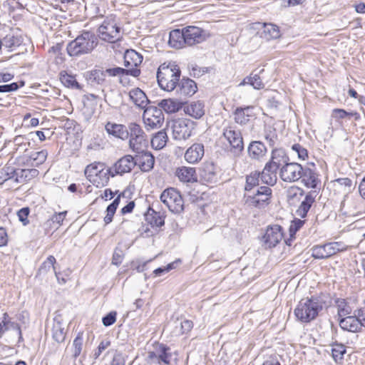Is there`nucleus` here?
I'll use <instances>...</instances> for the list:
<instances>
[{
    "mask_svg": "<svg viewBox=\"0 0 365 365\" xmlns=\"http://www.w3.org/2000/svg\"><path fill=\"white\" fill-rule=\"evenodd\" d=\"M338 315L340 319L351 314V307L347 304L345 299H337Z\"/></svg>",
    "mask_w": 365,
    "mask_h": 365,
    "instance_id": "52",
    "label": "nucleus"
},
{
    "mask_svg": "<svg viewBox=\"0 0 365 365\" xmlns=\"http://www.w3.org/2000/svg\"><path fill=\"white\" fill-rule=\"evenodd\" d=\"M316 197V191H311L305 196L304 200L302 202L300 206L297 210V213L301 217L307 216L308 211L309 210L312 203L314 202Z\"/></svg>",
    "mask_w": 365,
    "mask_h": 365,
    "instance_id": "42",
    "label": "nucleus"
},
{
    "mask_svg": "<svg viewBox=\"0 0 365 365\" xmlns=\"http://www.w3.org/2000/svg\"><path fill=\"white\" fill-rule=\"evenodd\" d=\"M182 102L172 99H163L158 103V108L165 110L168 113H173L178 112L182 108Z\"/></svg>",
    "mask_w": 365,
    "mask_h": 365,
    "instance_id": "39",
    "label": "nucleus"
},
{
    "mask_svg": "<svg viewBox=\"0 0 365 365\" xmlns=\"http://www.w3.org/2000/svg\"><path fill=\"white\" fill-rule=\"evenodd\" d=\"M168 44L175 49H180L187 46L184 29H176L171 31L169 35Z\"/></svg>",
    "mask_w": 365,
    "mask_h": 365,
    "instance_id": "22",
    "label": "nucleus"
},
{
    "mask_svg": "<svg viewBox=\"0 0 365 365\" xmlns=\"http://www.w3.org/2000/svg\"><path fill=\"white\" fill-rule=\"evenodd\" d=\"M98 104L97 96L94 94H90L86 97L83 101V107L81 110L82 114L86 121H88L93 115Z\"/></svg>",
    "mask_w": 365,
    "mask_h": 365,
    "instance_id": "24",
    "label": "nucleus"
},
{
    "mask_svg": "<svg viewBox=\"0 0 365 365\" xmlns=\"http://www.w3.org/2000/svg\"><path fill=\"white\" fill-rule=\"evenodd\" d=\"M39 172L36 169L17 168L16 183H24L38 176Z\"/></svg>",
    "mask_w": 365,
    "mask_h": 365,
    "instance_id": "43",
    "label": "nucleus"
},
{
    "mask_svg": "<svg viewBox=\"0 0 365 365\" xmlns=\"http://www.w3.org/2000/svg\"><path fill=\"white\" fill-rule=\"evenodd\" d=\"M56 258L53 255H50L47 257V259L41 264L40 267L38 270V274H46L51 268L53 270L56 269L54 267V264L56 263ZM56 272V271H54ZM56 274V272H55Z\"/></svg>",
    "mask_w": 365,
    "mask_h": 365,
    "instance_id": "51",
    "label": "nucleus"
},
{
    "mask_svg": "<svg viewBox=\"0 0 365 365\" xmlns=\"http://www.w3.org/2000/svg\"><path fill=\"white\" fill-rule=\"evenodd\" d=\"M267 153V148L261 141H252L247 147L248 155L253 160H261Z\"/></svg>",
    "mask_w": 365,
    "mask_h": 365,
    "instance_id": "20",
    "label": "nucleus"
},
{
    "mask_svg": "<svg viewBox=\"0 0 365 365\" xmlns=\"http://www.w3.org/2000/svg\"><path fill=\"white\" fill-rule=\"evenodd\" d=\"M60 80L61 82L68 88L81 89V86L76 81L75 76L68 73L65 71L60 73Z\"/></svg>",
    "mask_w": 365,
    "mask_h": 365,
    "instance_id": "44",
    "label": "nucleus"
},
{
    "mask_svg": "<svg viewBox=\"0 0 365 365\" xmlns=\"http://www.w3.org/2000/svg\"><path fill=\"white\" fill-rule=\"evenodd\" d=\"M176 175L179 180L185 182L197 181L195 169L194 168L182 166L176 170Z\"/></svg>",
    "mask_w": 365,
    "mask_h": 365,
    "instance_id": "38",
    "label": "nucleus"
},
{
    "mask_svg": "<svg viewBox=\"0 0 365 365\" xmlns=\"http://www.w3.org/2000/svg\"><path fill=\"white\" fill-rule=\"evenodd\" d=\"M222 136L227 140L230 147V151L235 157H240L244 150V142L241 130L230 123L222 130Z\"/></svg>",
    "mask_w": 365,
    "mask_h": 365,
    "instance_id": "5",
    "label": "nucleus"
},
{
    "mask_svg": "<svg viewBox=\"0 0 365 365\" xmlns=\"http://www.w3.org/2000/svg\"><path fill=\"white\" fill-rule=\"evenodd\" d=\"M130 99L138 108L145 109L149 102L145 93L139 88H135L129 92Z\"/></svg>",
    "mask_w": 365,
    "mask_h": 365,
    "instance_id": "32",
    "label": "nucleus"
},
{
    "mask_svg": "<svg viewBox=\"0 0 365 365\" xmlns=\"http://www.w3.org/2000/svg\"><path fill=\"white\" fill-rule=\"evenodd\" d=\"M160 200L173 213H180L184 210L183 199L175 188L165 189L160 195Z\"/></svg>",
    "mask_w": 365,
    "mask_h": 365,
    "instance_id": "7",
    "label": "nucleus"
},
{
    "mask_svg": "<svg viewBox=\"0 0 365 365\" xmlns=\"http://www.w3.org/2000/svg\"><path fill=\"white\" fill-rule=\"evenodd\" d=\"M143 119L148 129H156L163 125L164 114L161 108L156 106H148L144 110Z\"/></svg>",
    "mask_w": 365,
    "mask_h": 365,
    "instance_id": "11",
    "label": "nucleus"
},
{
    "mask_svg": "<svg viewBox=\"0 0 365 365\" xmlns=\"http://www.w3.org/2000/svg\"><path fill=\"white\" fill-rule=\"evenodd\" d=\"M281 34L279 27L272 24H264L263 30L260 33L262 38L267 41L279 38Z\"/></svg>",
    "mask_w": 365,
    "mask_h": 365,
    "instance_id": "41",
    "label": "nucleus"
},
{
    "mask_svg": "<svg viewBox=\"0 0 365 365\" xmlns=\"http://www.w3.org/2000/svg\"><path fill=\"white\" fill-rule=\"evenodd\" d=\"M264 72V69H261L259 72L256 71H252L250 76L245 77L243 81L239 84L240 86L245 85H250L255 89L261 90L264 88V84L262 81L260 74Z\"/></svg>",
    "mask_w": 365,
    "mask_h": 365,
    "instance_id": "31",
    "label": "nucleus"
},
{
    "mask_svg": "<svg viewBox=\"0 0 365 365\" xmlns=\"http://www.w3.org/2000/svg\"><path fill=\"white\" fill-rule=\"evenodd\" d=\"M135 167L134 157L131 155H125L115 162L113 167L108 168V173H110L111 177L117 175H123L130 173Z\"/></svg>",
    "mask_w": 365,
    "mask_h": 365,
    "instance_id": "12",
    "label": "nucleus"
},
{
    "mask_svg": "<svg viewBox=\"0 0 365 365\" xmlns=\"http://www.w3.org/2000/svg\"><path fill=\"white\" fill-rule=\"evenodd\" d=\"M1 172L6 180H13L15 182H16V173H17V169L11 166H5L1 170Z\"/></svg>",
    "mask_w": 365,
    "mask_h": 365,
    "instance_id": "54",
    "label": "nucleus"
},
{
    "mask_svg": "<svg viewBox=\"0 0 365 365\" xmlns=\"http://www.w3.org/2000/svg\"><path fill=\"white\" fill-rule=\"evenodd\" d=\"M283 238L282 227L278 225L267 227L262 237V242L266 248L275 247Z\"/></svg>",
    "mask_w": 365,
    "mask_h": 365,
    "instance_id": "15",
    "label": "nucleus"
},
{
    "mask_svg": "<svg viewBox=\"0 0 365 365\" xmlns=\"http://www.w3.org/2000/svg\"><path fill=\"white\" fill-rule=\"evenodd\" d=\"M292 149L297 153L299 159L304 160L308 158V150L300 144H294Z\"/></svg>",
    "mask_w": 365,
    "mask_h": 365,
    "instance_id": "56",
    "label": "nucleus"
},
{
    "mask_svg": "<svg viewBox=\"0 0 365 365\" xmlns=\"http://www.w3.org/2000/svg\"><path fill=\"white\" fill-rule=\"evenodd\" d=\"M98 43V38L94 33L84 31L68 43L66 50L70 56H80L91 53Z\"/></svg>",
    "mask_w": 365,
    "mask_h": 365,
    "instance_id": "2",
    "label": "nucleus"
},
{
    "mask_svg": "<svg viewBox=\"0 0 365 365\" xmlns=\"http://www.w3.org/2000/svg\"><path fill=\"white\" fill-rule=\"evenodd\" d=\"M117 312L115 311L110 312L102 319L103 324L105 327H109L113 324L116 321Z\"/></svg>",
    "mask_w": 365,
    "mask_h": 365,
    "instance_id": "58",
    "label": "nucleus"
},
{
    "mask_svg": "<svg viewBox=\"0 0 365 365\" xmlns=\"http://www.w3.org/2000/svg\"><path fill=\"white\" fill-rule=\"evenodd\" d=\"M9 330H13L16 331L17 336H18V343H21L24 341L23 336H22V332L21 329L20 325L15 322L11 321V319L9 318Z\"/></svg>",
    "mask_w": 365,
    "mask_h": 365,
    "instance_id": "57",
    "label": "nucleus"
},
{
    "mask_svg": "<svg viewBox=\"0 0 365 365\" xmlns=\"http://www.w3.org/2000/svg\"><path fill=\"white\" fill-rule=\"evenodd\" d=\"M264 138L269 142V145L273 146L277 139L275 129L269 127L268 129L265 130Z\"/></svg>",
    "mask_w": 365,
    "mask_h": 365,
    "instance_id": "60",
    "label": "nucleus"
},
{
    "mask_svg": "<svg viewBox=\"0 0 365 365\" xmlns=\"http://www.w3.org/2000/svg\"><path fill=\"white\" fill-rule=\"evenodd\" d=\"M260 176V172L254 171L250 175L246 176V182L245 185V190L246 193H252L255 187L259 185V179Z\"/></svg>",
    "mask_w": 365,
    "mask_h": 365,
    "instance_id": "45",
    "label": "nucleus"
},
{
    "mask_svg": "<svg viewBox=\"0 0 365 365\" xmlns=\"http://www.w3.org/2000/svg\"><path fill=\"white\" fill-rule=\"evenodd\" d=\"M85 77L87 82L91 86H103L107 83L104 70L94 69L88 71L85 73Z\"/></svg>",
    "mask_w": 365,
    "mask_h": 365,
    "instance_id": "30",
    "label": "nucleus"
},
{
    "mask_svg": "<svg viewBox=\"0 0 365 365\" xmlns=\"http://www.w3.org/2000/svg\"><path fill=\"white\" fill-rule=\"evenodd\" d=\"M181 71L174 62L161 64L157 72V79L159 86L164 91H172L178 86Z\"/></svg>",
    "mask_w": 365,
    "mask_h": 365,
    "instance_id": "3",
    "label": "nucleus"
},
{
    "mask_svg": "<svg viewBox=\"0 0 365 365\" xmlns=\"http://www.w3.org/2000/svg\"><path fill=\"white\" fill-rule=\"evenodd\" d=\"M346 349L344 344L335 341L332 344L331 354L334 360L336 363H340L346 354Z\"/></svg>",
    "mask_w": 365,
    "mask_h": 365,
    "instance_id": "49",
    "label": "nucleus"
},
{
    "mask_svg": "<svg viewBox=\"0 0 365 365\" xmlns=\"http://www.w3.org/2000/svg\"><path fill=\"white\" fill-rule=\"evenodd\" d=\"M85 175L90 182H96L94 178L99 177L101 180L102 185H106L109 181L110 173H108V169H106V165L103 163L95 162L86 166Z\"/></svg>",
    "mask_w": 365,
    "mask_h": 365,
    "instance_id": "10",
    "label": "nucleus"
},
{
    "mask_svg": "<svg viewBox=\"0 0 365 365\" xmlns=\"http://www.w3.org/2000/svg\"><path fill=\"white\" fill-rule=\"evenodd\" d=\"M326 306L323 296L312 297L309 299H302L297 304L294 313L299 321L308 323L314 319Z\"/></svg>",
    "mask_w": 365,
    "mask_h": 365,
    "instance_id": "1",
    "label": "nucleus"
},
{
    "mask_svg": "<svg viewBox=\"0 0 365 365\" xmlns=\"http://www.w3.org/2000/svg\"><path fill=\"white\" fill-rule=\"evenodd\" d=\"M178 92L185 96H191L197 91L196 83L188 78H182L178 83Z\"/></svg>",
    "mask_w": 365,
    "mask_h": 365,
    "instance_id": "34",
    "label": "nucleus"
},
{
    "mask_svg": "<svg viewBox=\"0 0 365 365\" xmlns=\"http://www.w3.org/2000/svg\"><path fill=\"white\" fill-rule=\"evenodd\" d=\"M205 154V147L202 143H194L187 149L185 153V160L190 163L195 164L200 162Z\"/></svg>",
    "mask_w": 365,
    "mask_h": 365,
    "instance_id": "19",
    "label": "nucleus"
},
{
    "mask_svg": "<svg viewBox=\"0 0 365 365\" xmlns=\"http://www.w3.org/2000/svg\"><path fill=\"white\" fill-rule=\"evenodd\" d=\"M302 171L303 167L299 163L288 162L280 168L279 177L284 182H297L301 178Z\"/></svg>",
    "mask_w": 365,
    "mask_h": 365,
    "instance_id": "13",
    "label": "nucleus"
},
{
    "mask_svg": "<svg viewBox=\"0 0 365 365\" xmlns=\"http://www.w3.org/2000/svg\"><path fill=\"white\" fill-rule=\"evenodd\" d=\"M123 259V252L121 249L116 247L114 250L113 257H112V264L115 265H119L122 263Z\"/></svg>",
    "mask_w": 365,
    "mask_h": 365,
    "instance_id": "62",
    "label": "nucleus"
},
{
    "mask_svg": "<svg viewBox=\"0 0 365 365\" xmlns=\"http://www.w3.org/2000/svg\"><path fill=\"white\" fill-rule=\"evenodd\" d=\"M184 110L185 113L196 119L200 118L205 114L204 104L201 101L190 103L185 106Z\"/></svg>",
    "mask_w": 365,
    "mask_h": 365,
    "instance_id": "40",
    "label": "nucleus"
},
{
    "mask_svg": "<svg viewBox=\"0 0 365 365\" xmlns=\"http://www.w3.org/2000/svg\"><path fill=\"white\" fill-rule=\"evenodd\" d=\"M106 130L109 134L120 139L124 140L128 138V130L123 125L108 122L106 125Z\"/></svg>",
    "mask_w": 365,
    "mask_h": 365,
    "instance_id": "36",
    "label": "nucleus"
},
{
    "mask_svg": "<svg viewBox=\"0 0 365 365\" xmlns=\"http://www.w3.org/2000/svg\"><path fill=\"white\" fill-rule=\"evenodd\" d=\"M52 338L58 343H61L64 341L66 331L63 325V324L60 322H56L53 323L52 327Z\"/></svg>",
    "mask_w": 365,
    "mask_h": 365,
    "instance_id": "46",
    "label": "nucleus"
},
{
    "mask_svg": "<svg viewBox=\"0 0 365 365\" xmlns=\"http://www.w3.org/2000/svg\"><path fill=\"white\" fill-rule=\"evenodd\" d=\"M301 178L304 185L307 187L317 188L320 182L318 174L310 167H303V171L300 172Z\"/></svg>",
    "mask_w": 365,
    "mask_h": 365,
    "instance_id": "21",
    "label": "nucleus"
},
{
    "mask_svg": "<svg viewBox=\"0 0 365 365\" xmlns=\"http://www.w3.org/2000/svg\"><path fill=\"white\" fill-rule=\"evenodd\" d=\"M125 361L123 354L115 351L110 365H125Z\"/></svg>",
    "mask_w": 365,
    "mask_h": 365,
    "instance_id": "63",
    "label": "nucleus"
},
{
    "mask_svg": "<svg viewBox=\"0 0 365 365\" xmlns=\"http://www.w3.org/2000/svg\"><path fill=\"white\" fill-rule=\"evenodd\" d=\"M128 136H130V148L133 151L147 149L148 146L147 135L140 125L135 123H130L128 125Z\"/></svg>",
    "mask_w": 365,
    "mask_h": 365,
    "instance_id": "6",
    "label": "nucleus"
},
{
    "mask_svg": "<svg viewBox=\"0 0 365 365\" xmlns=\"http://www.w3.org/2000/svg\"><path fill=\"white\" fill-rule=\"evenodd\" d=\"M134 152L135 153L134 156L135 166L138 165L143 172L150 171L155 164V157L153 155L148 151L147 149Z\"/></svg>",
    "mask_w": 365,
    "mask_h": 365,
    "instance_id": "17",
    "label": "nucleus"
},
{
    "mask_svg": "<svg viewBox=\"0 0 365 365\" xmlns=\"http://www.w3.org/2000/svg\"><path fill=\"white\" fill-rule=\"evenodd\" d=\"M254 107L249 106L245 107H237L234 112V119L235 123L240 125H245L250 120V117H253Z\"/></svg>",
    "mask_w": 365,
    "mask_h": 365,
    "instance_id": "27",
    "label": "nucleus"
},
{
    "mask_svg": "<svg viewBox=\"0 0 365 365\" xmlns=\"http://www.w3.org/2000/svg\"><path fill=\"white\" fill-rule=\"evenodd\" d=\"M340 327L350 332H360L361 331V324L356 317L354 316H346L339 320Z\"/></svg>",
    "mask_w": 365,
    "mask_h": 365,
    "instance_id": "26",
    "label": "nucleus"
},
{
    "mask_svg": "<svg viewBox=\"0 0 365 365\" xmlns=\"http://www.w3.org/2000/svg\"><path fill=\"white\" fill-rule=\"evenodd\" d=\"M23 38L21 35H15L13 33L6 34L2 39L3 47L9 51H13L16 48L21 45Z\"/></svg>",
    "mask_w": 365,
    "mask_h": 365,
    "instance_id": "37",
    "label": "nucleus"
},
{
    "mask_svg": "<svg viewBox=\"0 0 365 365\" xmlns=\"http://www.w3.org/2000/svg\"><path fill=\"white\" fill-rule=\"evenodd\" d=\"M154 205L150 206L144 215L147 223L158 232V229L165 225V215L164 212L155 210Z\"/></svg>",
    "mask_w": 365,
    "mask_h": 365,
    "instance_id": "18",
    "label": "nucleus"
},
{
    "mask_svg": "<svg viewBox=\"0 0 365 365\" xmlns=\"http://www.w3.org/2000/svg\"><path fill=\"white\" fill-rule=\"evenodd\" d=\"M172 357L170 349L164 344H159L154 351L148 353V359L152 363L160 365H170Z\"/></svg>",
    "mask_w": 365,
    "mask_h": 365,
    "instance_id": "14",
    "label": "nucleus"
},
{
    "mask_svg": "<svg viewBox=\"0 0 365 365\" xmlns=\"http://www.w3.org/2000/svg\"><path fill=\"white\" fill-rule=\"evenodd\" d=\"M200 177L205 182H215L217 180V174L214 163L210 162L204 163L200 170Z\"/></svg>",
    "mask_w": 365,
    "mask_h": 365,
    "instance_id": "23",
    "label": "nucleus"
},
{
    "mask_svg": "<svg viewBox=\"0 0 365 365\" xmlns=\"http://www.w3.org/2000/svg\"><path fill=\"white\" fill-rule=\"evenodd\" d=\"M305 221L302 220L300 219H294L292 221L291 225L289 226V237L287 240H284V242L287 245L291 246L292 241L295 238V235L298 230L303 226Z\"/></svg>",
    "mask_w": 365,
    "mask_h": 365,
    "instance_id": "47",
    "label": "nucleus"
},
{
    "mask_svg": "<svg viewBox=\"0 0 365 365\" xmlns=\"http://www.w3.org/2000/svg\"><path fill=\"white\" fill-rule=\"evenodd\" d=\"M272 190L268 186H261L252 193H245L243 201L250 208L264 209L271 202Z\"/></svg>",
    "mask_w": 365,
    "mask_h": 365,
    "instance_id": "4",
    "label": "nucleus"
},
{
    "mask_svg": "<svg viewBox=\"0 0 365 365\" xmlns=\"http://www.w3.org/2000/svg\"><path fill=\"white\" fill-rule=\"evenodd\" d=\"M124 66L127 68H137L143 62V56L133 49H128L124 53Z\"/></svg>",
    "mask_w": 365,
    "mask_h": 365,
    "instance_id": "29",
    "label": "nucleus"
},
{
    "mask_svg": "<svg viewBox=\"0 0 365 365\" xmlns=\"http://www.w3.org/2000/svg\"><path fill=\"white\" fill-rule=\"evenodd\" d=\"M48 153L46 150H42L38 152L32 153L30 158L35 163L36 165H41L45 162L47 158Z\"/></svg>",
    "mask_w": 365,
    "mask_h": 365,
    "instance_id": "53",
    "label": "nucleus"
},
{
    "mask_svg": "<svg viewBox=\"0 0 365 365\" xmlns=\"http://www.w3.org/2000/svg\"><path fill=\"white\" fill-rule=\"evenodd\" d=\"M277 170L275 167L267 163L264 169L260 172V179L264 184L273 186L277 181Z\"/></svg>",
    "mask_w": 365,
    "mask_h": 365,
    "instance_id": "25",
    "label": "nucleus"
},
{
    "mask_svg": "<svg viewBox=\"0 0 365 365\" xmlns=\"http://www.w3.org/2000/svg\"><path fill=\"white\" fill-rule=\"evenodd\" d=\"M354 316L359 321L361 327H365V309H359L354 311Z\"/></svg>",
    "mask_w": 365,
    "mask_h": 365,
    "instance_id": "64",
    "label": "nucleus"
},
{
    "mask_svg": "<svg viewBox=\"0 0 365 365\" xmlns=\"http://www.w3.org/2000/svg\"><path fill=\"white\" fill-rule=\"evenodd\" d=\"M335 184L344 187V191L350 192L352 187V180L349 178H338L334 180Z\"/></svg>",
    "mask_w": 365,
    "mask_h": 365,
    "instance_id": "59",
    "label": "nucleus"
},
{
    "mask_svg": "<svg viewBox=\"0 0 365 365\" xmlns=\"http://www.w3.org/2000/svg\"><path fill=\"white\" fill-rule=\"evenodd\" d=\"M29 212L30 210L29 207H23L17 212L19 220L23 223L24 225H26L29 223L28 216Z\"/></svg>",
    "mask_w": 365,
    "mask_h": 365,
    "instance_id": "61",
    "label": "nucleus"
},
{
    "mask_svg": "<svg viewBox=\"0 0 365 365\" xmlns=\"http://www.w3.org/2000/svg\"><path fill=\"white\" fill-rule=\"evenodd\" d=\"M83 346V332H78L72 344V357L76 359L82 352Z\"/></svg>",
    "mask_w": 365,
    "mask_h": 365,
    "instance_id": "50",
    "label": "nucleus"
},
{
    "mask_svg": "<svg viewBox=\"0 0 365 365\" xmlns=\"http://www.w3.org/2000/svg\"><path fill=\"white\" fill-rule=\"evenodd\" d=\"M183 29L187 46H191L200 43L207 38V32L200 27L188 26Z\"/></svg>",
    "mask_w": 365,
    "mask_h": 365,
    "instance_id": "16",
    "label": "nucleus"
},
{
    "mask_svg": "<svg viewBox=\"0 0 365 365\" xmlns=\"http://www.w3.org/2000/svg\"><path fill=\"white\" fill-rule=\"evenodd\" d=\"M312 257L314 259H327L334 255L331 242L315 245L312 249Z\"/></svg>",
    "mask_w": 365,
    "mask_h": 365,
    "instance_id": "28",
    "label": "nucleus"
},
{
    "mask_svg": "<svg viewBox=\"0 0 365 365\" xmlns=\"http://www.w3.org/2000/svg\"><path fill=\"white\" fill-rule=\"evenodd\" d=\"M195 128V122L187 118H178L172 125L174 139L182 140L189 138Z\"/></svg>",
    "mask_w": 365,
    "mask_h": 365,
    "instance_id": "8",
    "label": "nucleus"
},
{
    "mask_svg": "<svg viewBox=\"0 0 365 365\" xmlns=\"http://www.w3.org/2000/svg\"><path fill=\"white\" fill-rule=\"evenodd\" d=\"M168 135L164 130L158 132L151 139L153 148L157 150L162 149L166 145Z\"/></svg>",
    "mask_w": 365,
    "mask_h": 365,
    "instance_id": "48",
    "label": "nucleus"
},
{
    "mask_svg": "<svg viewBox=\"0 0 365 365\" xmlns=\"http://www.w3.org/2000/svg\"><path fill=\"white\" fill-rule=\"evenodd\" d=\"M289 161V158L284 150L282 149H274L272 152L271 159L267 162L271 165L279 169Z\"/></svg>",
    "mask_w": 365,
    "mask_h": 365,
    "instance_id": "35",
    "label": "nucleus"
},
{
    "mask_svg": "<svg viewBox=\"0 0 365 365\" xmlns=\"http://www.w3.org/2000/svg\"><path fill=\"white\" fill-rule=\"evenodd\" d=\"M106 76L112 77L123 76H132L133 77H138L140 75V70L137 68H123L120 67H115L106 68L104 70Z\"/></svg>",
    "mask_w": 365,
    "mask_h": 365,
    "instance_id": "33",
    "label": "nucleus"
},
{
    "mask_svg": "<svg viewBox=\"0 0 365 365\" xmlns=\"http://www.w3.org/2000/svg\"><path fill=\"white\" fill-rule=\"evenodd\" d=\"M24 86V82L21 81L20 85L18 83H11L9 84L0 85V93H10L17 91L20 87Z\"/></svg>",
    "mask_w": 365,
    "mask_h": 365,
    "instance_id": "55",
    "label": "nucleus"
},
{
    "mask_svg": "<svg viewBox=\"0 0 365 365\" xmlns=\"http://www.w3.org/2000/svg\"><path fill=\"white\" fill-rule=\"evenodd\" d=\"M121 28L113 21H104L98 28L99 38L103 41L115 43L122 38Z\"/></svg>",
    "mask_w": 365,
    "mask_h": 365,
    "instance_id": "9",
    "label": "nucleus"
}]
</instances>
